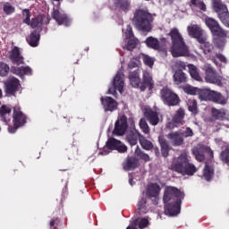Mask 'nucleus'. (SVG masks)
I'll return each mask as SVG.
<instances>
[{
	"mask_svg": "<svg viewBox=\"0 0 229 229\" xmlns=\"http://www.w3.org/2000/svg\"><path fill=\"white\" fill-rule=\"evenodd\" d=\"M182 137H185V139H188V137H193L194 131H192V129L191 127H186L185 130L182 132Z\"/></svg>",
	"mask_w": 229,
	"mask_h": 229,
	"instance_id": "obj_53",
	"label": "nucleus"
},
{
	"mask_svg": "<svg viewBox=\"0 0 229 229\" xmlns=\"http://www.w3.org/2000/svg\"><path fill=\"white\" fill-rule=\"evenodd\" d=\"M128 2H124L123 4H121V9L123 10V12H126L128 10Z\"/></svg>",
	"mask_w": 229,
	"mask_h": 229,
	"instance_id": "obj_59",
	"label": "nucleus"
},
{
	"mask_svg": "<svg viewBox=\"0 0 229 229\" xmlns=\"http://www.w3.org/2000/svg\"><path fill=\"white\" fill-rule=\"evenodd\" d=\"M129 80L131 87H134V89L139 88V85H140V70L137 69L134 72H131Z\"/></svg>",
	"mask_w": 229,
	"mask_h": 229,
	"instance_id": "obj_29",
	"label": "nucleus"
},
{
	"mask_svg": "<svg viewBox=\"0 0 229 229\" xmlns=\"http://www.w3.org/2000/svg\"><path fill=\"white\" fill-rule=\"evenodd\" d=\"M167 139H169L173 146H182V144H183V136L180 131L171 132L167 134Z\"/></svg>",
	"mask_w": 229,
	"mask_h": 229,
	"instance_id": "obj_28",
	"label": "nucleus"
},
{
	"mask_svg": "<svg viewBox=\"0 0 229 229\" xmlns=\"http://www.w3.org/2000/svg\"><path fill=\"white\" fill-rule=\"evenodd\" d=\"M161 153L163 157H169V148H161Z\"/></svg>",
	"mask_w": 229,
	"mask_h": 229,
	"instance_id": "obj_58",
	"label": "nucleus"
},
{
	"mask_svg": "<svg viewBox=\"0 0 229 229\" xmlns=\"http://www.w3.org/2000/svg\"><path fill=\"white\" fill-rule=\"evenodd\" d=\"M182 89L186 94H190L191 96H196V94H198L199 98V92L202 90L198 88H194L191 85H185V86H183Z\"/></svg>",
	"mask_w": 229,
	"mask_h": 229,
	"instance_id": "obj_42",
	"label": "nucleus"
},
{
	"mask_svg": "<svg viewBox=\"0 0 229 229\" xmlns=\"http://www.w3.org/2000/svg\"><path fill=\"white\" fill-rule=\"evenodd\" d=\"M199 43L201 44L200 49H202L205 56H207L209 60H212L214 64H217V63L216 62V51L214 50V45L207 41V38H205V40L203 42Z\"/></svg>",
	"mask_w": 229,
	"mask_h": 229,
	"instance_id": "obj_17",
	"label": "nucleus"
},
{
	"mask_svg": "<svg viewBox=\"0 0 229 229\" xmlns=\"http://www.w3.org/2000/svg\"><path fill=\"white\" fill-rule=\"evenodd\" d=\"M141 56L145 65H148V67H153V65L155 64V58L145 54H142Z\"/></svg>",
	"mask_w": 229,
	"mask_h": 229,
	"instance_id": "obj_47",
	"label": "nucleus"
},
{
	"mask_svg": "<svg viewBox=\"0 0 229 229\" xmlns=\"http://www.w3.org/2000/svg\"><path fill=\"white\" fill-rule=\"evenodd\" d=\"M147 196L148 199L157 205L158 203V196H160V186L157 183H150L147 188Z\"/></svg>",
	"mask_w": 229,
	"mask_h": 229,
	"instance_id": "obj_18",
	"label": "nucleus"
},
{
	"mask_svg": "<svg viewBox=\"0 0 229 229\" xmlns=\"http://www.w3.org/2000/svg\"><path fill=\"white\" fill-rule=\"evenodd\" d=\"M19 87H21V83L19 82V79L15 77H10L5 81V92L6 94H10L13 96L17 90H19Z\"/></svg>",
	"mask_w": 229,
	"mask_h": 229,
	"instance_id": "obj_19",
	"label": "nucleus"
},
{
	"mask_svg": "<svg viewBox=\"0 0 229 229\" xmlns=\"http://www.w3.org/2000/svg\"><path fill=\"white\" fill-rule=\"evenodd\" d=\"M139 67V61L132 60L128 64V69H135Z\"/></svg>",
	"mask_w": 229,
	"mask_h": 229,
	"instance_id": "obj_56",
	"label": "nucleus"
},
{
	"mask_svg": "<svg viewBox=\"0 0 229 229\" xmlns=\"http://www.w3.org/2000/svg\"><path fill=\"white\" fill-rule=\"evenodd\" d=\"M137 44H139V39L135 38L129 39L126 47L127 50L133 51L137 47Z\"/></svg>",
	"mask_w": 229,
	"mask_h": 229,
	"instance_id": "obj_48",
	"label": "nucleus"
},
{
	"mask_svg": "<svg viewBox=\"0 0 229 229\" xmlns=\"http://www.w3.org/2000/svg\"><path fill=\"white\" fill-rule=\"evenodd\" d=\"M51 18L49 16H44L42 14L38 15L36 18L30 20V10H23V22L30 26V28H38V31H42L44 24H49Z\"/></svg>",
	"mask_w": 229,
	"mask_h": 229,
	"instance_id": "obj_5",
	"label": "nucleus"
},
{
	"mask_svg": "<svg viewBox=\"0 0 229 229\" xmlns=\"http://www.w3.org/2000/svg\"><path fill=\"white\" fill-rule=\"evenodd\" d=\"M0 117L4 123H8L12 119V107L4 105L0 107Z\"/></svg>",
	"mask_w": 229,
	"mask_h": 229,
	"instance_id": "obj_30",
	"label": "nucleus"
},
{
	"mask_svg": "<svg viewBox=\"0 0 229 229\" xmlns=\"http://www.w3.org/2000/svg\"><path fill=\"white\" fill-rule=\"evenodd\" d=\"M100 101L105 112H114V110H117V102L111 97H102Z\"/></svg>",
	"mask_w": 229,
	"mask_h": 229,
	"instance_id": "obj_23",
	"label": "nucleus"
},
{
	"mask_svg": "<svg viewBox=\"0 0 229 229\" xmlns=\"http://www.w3.org/2000/svg\"><path fill=\"white\" fill-rule=\"evenodd\" d=\"M203 176L207 182H210L212 178H214V167L208 163H206L204 171H203Z\"/></svg>",
	"mask_w": 229,
	"mask_h": 229,
	"instance_id": "obj_35",
	"label": "nucleus"
},
{
	"mask_svg": "<svg viewBox=\"0 0 229 229\" xmlns=\"http://www.w3.org/2000/svg\"><path fill=\"white\" fill-rule=\"evenodd\" d=\"M169 37H171L172 40L171 53L174 58H178V56H186V55H189V47H187V45H185L183 37L177 28L171 29Z\"/></svg>",
	"mask_w": 229,
	"mask_h": 229,
	"instance_id": "obj_3",
	"label": "nucleus"
},
{
	"mask_svg": "<svg viewBox=\"0 0 229 229\" xmlns=\"http://www.w3.org/2000/svg\"><path fill=\"white\" fill-rule=\"evenodd\" d=\"M217 38H215L214 44L218 47V49H225V46H226V35L222 36V35H216Z\"/></svg>",
	"mask_w": 229,
	"mask_h": 229,
	"instance_id": "obj_38",
	"label": "nucleus"
},
{
	"mask_svg": "<svg viewBox=\"0 0 229 229\" xmlns=\"http://www.w3.org/2000/svg\"><path fill=\"white\" fill-rule=\"evenodd\" d=\"M10 71V66L4 63L0 64V76H6Z\"/></svg>",
	"mask_w": 229,
	"mask_h": 229,
	"instance_id": "obj_51",
	"label": "nucleus"
},
{
	"mask_svg": "<svg viewBox=\"0 0 229 229\" xmlns=\"http://www.w3.org/2000/svg\"><path fill=\"white\" fill-rule=\"evenodd\" d=\"M170 3H173V0H168Z\"/></svg>",
	"mask_w": 229,
	"mask_h": 229,
	"instance_id": "obj_64",
	"label": "nucleus"
},
{
	"mask_svg": "<svg viewBox=\"0 0 229 229\" xmlns=\"http://www.w3.org/2000/svg\"><path fill=\"white\" fill-rule=\"evenodd\" d=\"M149 211V206L148 205V199L142 197L138 202V209L136 214H148Z\"/></svg>",
	"mask_w": 229,
	"mask_h": 229,
	"instance_id": "obj_32",
	"label": "nucleus"
},
{
	"mask_svg": "<svg viewBox=\"0 0 229 229\" xmlns=\"http://www.w3.org/2000/svg\"><path fill=\"white\" fill-rule=\"evenodd\" d=\"M183 119H185V110L183 108H179L173 116L172 121L169 122L166 126L170 128V130L178 126H182V124H185Z\"/></svg>",
	"mask_w": 229,
	"mask_h": 229,
	"instance_id": "obj_14",
	"label": "nucleus"
},
{
	"mask_svg": "<svg viewBox=\"0 0 229 229\" xmlns=\"http://www.w3.org/2000/svg\"><path fill=\"white\" fill-rule=\"evenodd\" d=\"M205 22L213 35H221L222 37H226V31L221 28L219 22H217V21H216L214 18L206 17Z\"/></svg>",
	"mask_w": 229,
	"mask_h": 229,
	"instance_id": "obj_16",
	"label": "nucleus"
},
{
	"mask_svg": "<svg viewBox=\"0 0 229 229\" xmlns=\"http://www.w3.org/2000/svg\"><path fill=\"white\" fill-rule=\"evenodd\" d=\"M29 46L31 47H38L40 42V32L34 30L30 33V37L27 38Z\"/></svg>",
	"mask_w": 229,
	"mask_h": 229,
	"instance_id": "obj_31",
	"label": "nucleus"
},
{
	"mask_svg": "<svg viewBox=\"0 0 229 229\" xmlns=\"http://www.w3.org/2000/svg\"><path fill=\"white\" fill-rule=\"evenodd\" d=\"M50 226H51V228H52V226H55V220H52V221L50 222Z\"/></svg>",
	"mask_w": 229,
	"mask_h": 229,
	"instance_id": "obj_62",
	"label": "nucleus"
},
{
	"mask_svg": "<svg viewBox=\"0 0 229 229\" xmlns=\"http://www.w3.org/2000/svg\"><path fill=\"white\" fill-rule=\"evenodd\" d=\"M145 44L150 48V49H155L156 51H158L160 49V42L158 41L157 38H153V37H148Z\"/></svg>",
	"mask_w": 229,
	"mask_h": 229,
	"instance_id": "obj_34",
	"label": "nucleus"
},
{
	"mask_svg": "<svg viewBox=\"0 0 229 229\" xmlns=\"http://www.w3.org/2000/svg\"><path fill=\"white\" fill-rule=\"evenodd\" d=\"M140 137H142V134L137 129L132 128L126 133L125 140L130 146H137V142L140 140Z\"/></svg>",
	"mask_w": 229,
	"mask_h": 229,
	"instance_id": "obj_21",
	"label": "nucleus"
},
{
	"mask_svg": "<svg viewBox=\"0 0 229 229\" xmlns=\"http://www.w3.org/2000/svg\"><path fill=\"white\" fill-rule=\"evenodd\" d=\"M158 142L160 144L161 149L169 148V143H167V140H165V138L164 136L158 137Z\"/></svg>",
	"mask_w": 229,
	"mask_h": 229,
	"instance_id": "obj_52",
	"label": "nucleus"
},
{
	"mask_svg": "<svg viewBox=\"0 0 229 229\" xmlns=\"http://www.w3.org/2000/svg\"><path fill=\"white\" fill-rule=\"evenodd\" d=\"M132 22L139 31L149 33L152 30L151 22H153V14L148 10L139 9L134 13Z\"/></svg>",
	"mask_w": 229,
	"mask_h": 229,
	"instance_id": "obj_4",
	"label": "nucleus"
},
{
	"mask_svg": "<svg viewBox=\"0 0 229 229\" xmlns=\"http://www.w3.org/2000/svg\"><path fill=\"white\" fill-rule=\"evenodd\" d=\"M192 155L195 157L198 162H203L205 160V153L209 154L210 158H214V151L208 147L203 144H199L192 148Z\"/></svg>",
	"mask_w": 229,
	"mask_h": 229,
	"instance_id": "obj_11",
	"label": "nucleus"
},
{
	"mask_svg": "<svg viewBox=\"0 0 229 229\" xmlns=\"http://www.w3.org/2000/svg\"><path fill=\"white\" fill-rule=\"evenodd\" d=\"M202 70L205 72V81L207 83H212L217 85V87H223V77L217 73L216 69L210 64H204Z\"/></svg>",
	"mask_w": 229,
	"mask_h": 229,
	"instance_id": "obj_7",
	"label": "nucleus"
},
{
	"mask_svg": "<svg viewBox=\"0 0 229 229\" xmlns=\"http://www.w3.org/2000/svg\"><path fill=\"white\" fill-rule=\"evenodd\" d=\"M153 87H155V82L153 81V77H151V73L144 71L142 82L140 87V90L142 92H144V90H146V89H148V90H151L153 89Z\"/></svg>",
	"mask_w": 229,
	"mask_h": 229,
	"instance_id": "obj_22",
	"label": "nucleus"
},
{
	"mask_svg": "<svg viewBox=\"0 0 229 229\" xmlns=\"http://www.w3.org/2000/svg\"><path fill=\"white\" fill-rule=\"evenodd\" d=\"M137 159H135L134 157H129L123 168L125 169V171H131V169H135V167H137Z\"/></svg>",
	"mask_w": 229,
	"mask_h": 229,
	"instance_id": "obj_43",
	"label": "nucleus"
},
{
	"mask_svg": "<svg viewBox=\"0 0 229 229\" xmlns=\"http://www.w3.org/2000/svg\"><path fill=\"white\" fill-rule=\"evenodd\" d=\"M128 128V121L125 116H122L115 123L114 133V135H124L126 129Z\"/></svg>",
	"mask_w": 229,
	"mask_h": 229,
	"instance_id": "obj_24",
	"label": "nucleus"
},
{
	"mask_svg": "<svg viewBox=\"0 0 229 229\" xmlns=\"http://www.w3.org/2000/svg\"><path fill=\"white\" fill-rule=\"evenodd\" d=\"M219 20L221 21L222 24L225 26V28H229V13H225L224 14H220L218 16Z\"/></svg>",
	"mask_w": 229,
	"mask_h": 229,
	"instance_id": "obj_50",
	"label": "nucleus"
},
{
	"mask_svg": "<svg viewBox=\"0 0 229 229\" xmlns=\"http://www.w3.org/2000/svg\"><path fill=\"white\" fill-rule=\"evenodd\" d=\"M188 110L191 114H198V102L195 99L191 98L188 100Z\"/></svg>",
	"mask_w": 229,
	"mask_h": 229,
	"instance_id": "obj_44",
	"label": "nucleus"
},
{
	"mask_svg": "<svg viewBox=\"0 0 229 229\" xmlns=\"http://www.w3.org/2000/svg\"><path fill=\"white\" fill-rule=\"evenodd\" d=\"M140 130L145 133V135H148L150 131L149 125H148V122H146V118H141L140 120Z\"/></svg>",
	"mask_w": 229,
	"mask_h": 229,
	"instance_id": "obj_45",
	"label": "nucleus"
},
{
	"mask_svg": "<svg viewBox=\"0 0 229 229\" xmlns=\"http://www.w3.org/2000/svg\"><path fill=\"white\" fill-rule=\"evenodd\" d=\"M220 159L225 164H229V145L225 147V149L220 154Z\"/></svg>",
	"mask_w": 229,
	"mask_h": 229,
	"instance_id": "obj_46",
	"label": "nucleus"
},
{
	"mask_svg": "<svg viewBox=\"0 0 229 229\" xmlns=\"http://www.w3.org/2000/svg\"><path fill=\"white\" fill-rule=\"evenodd\" d=\"M135 180H137V179H135V178H133V179H129V183H130V185H131V186H133V185H135Z\"/></svg>",
	"mask_w": 229,
	"mask_h": 229,
	"instance_id": "obj_60",
	"label": "nucleus"
},
{
	"mask_svg": "<svg viewBox=\"0 0 229 229\" xmlns=\"http://www.w3.org/2000/svg\"><path fill=\"white\" fill-rule=\"evenodd\" d=\"M112 85L113 87L108 89V94L115 96V94H117L116 90H118L120 94H123L124 89V73L122 71L117 72L112 81Z\"/></svg>",
	"mask_w": 229,
	"mask_h": 229,
	"instance_id": "obj_9",
	"label": "nucleus"
},
{
	"mask_svg": "<svg viewBox=\"0 0 229 229\" xmlns=\"http://www.w3.org/2000/svg\"><path fill=\"white\" fill-rule=\"evenodd\" d=\"M191 6L192 10L199 8V10H201L202 12H207V5L201 0H191Z\"/></svg>",
	"mask_w": 229,
	"mask_h": 229,
	"instance_id": "obj_40",
	"label": "nucleus"
},
{
	"mask_svg": "<svg viewBox=\"0 0 229 229\" xmlns=\"http://www.w3.org/2000/svg\"><path fill=\"white\" fill-rule=\"evenodd\" d=\"M142 112L147 121H148L149 124L152 126H157L158 123H160L158 113L155 109L150 108L149 106H143Z\"/></svg>",
	"mask_w": 229,
	"mask_h": 229,
	"instance_id": "obj_15",
	"label": "nucleus"
},
{
	"mask_svg": "<svg viewBox=\"0 0 229 229\" xmlns=\"http://www.w3.org/2000/svg\"><path fill=\"white\" fill-rule=\"evenodd\" d=\"M4 12L6 15H12V13H15V7L12 5L10 3L4 4Z\"/></svg>",
	"mask_w": 229,
	"mask_h": 229,
	"instance_id": "obj_49",
	"label": "nucleus"
},
{
	"mask_svg": "<svg viewBox=\"0 0 229 229\" xmlns=\"http://www.w3.org/2000/svg\"><path fill=\"white\" fill-rule=\"evenodd\" d=\"M170 169L175 173H179V174H182V176H185V174L192 176L196 173V166L189 163L187 152H183L179 157H174Z\"/></svg>",
	"mask_w": 229,
	"mask_h": 229,
	"instance_id": "obj_2",
	"label": "nucleus"
},
{
	"mask_svg": "<svg viewBox=\"0 0 229 229\" xmlns=\"http://www.w3.org/2000/svg\"><path fill=\"white\" fill-rule=\"evenodd\" d=\"M177 69V71H185L187 65L185 64V63L182 62V61H177L175 64Z\"/></svg>",
	"mask_w": 229,
	"mask_h": 229,
	"instance_id": "obj_55",
	"label": "nucleus"
},
{
	"mask_svg": "<svg viewBox=\"0 0 229 229\" xmlns=\"http://www.w3.org/2000/svg\"><path fill=\"white\" fill-rule=\"evenodd\" d=\"M116 150L118 153H126L128 151V147L124 145L121 140H115L114 138H109L106 143V146L103 148L100 155L106 156L110 151Z\"/></svg>",
	"mask_w": 229,
	"mask_h": 229,
	"instance_id": "obj_8",
	"label": "nucleus"
},
{
	"mask_svg": "<svg viewBox=\"0 0 229 229\" xmlns=\"http://www.w3.org/2000/svg\"><path fill=\"white\" fill-rule=\"evenodd\" d=\"M215 56L220 60V62H223L224 64H226V57L223 55V54H215Z\"/></svg>",
	"mask_w": 229,
	"mask_h": 229,
	"instance_id": "obj_57",
	"label": "nucleus"
},
{
	"mask_svg": "<svg viewBox=\"0 0 229 229\" xmlns=\"http://www.w3.org/2000/svg\"><path fill=\"white\" fill-rule=\"evenodd\" d=\"M135 156L140 160H144V162H149L151 158L149 155L146 154L144 151L140 149V147L137 146L135 149Z\"/></svg>",
	"mask_w": 229,
	"mask_h": 229,
	"instance_id": "obj_41",
	"label": "nucleus"
},
{
	"mask_svg": "<svg viewBox=\"0 0 229 229\" xmlns=\"http://www.w3.org/2000/svg\"><path fill=\"white\" fill-rule=\"evenodd\" d=\"M185 198V194L173 186L165 189L163 201L165 203V214L170 217H174L180 214L182 210V200Z\"/></svg>",
	"mask_w": 229,
	"mask_h": 229,
	"instance_id": "obj_1",
	"label": "nucleus"
},
{
	"mask_svg": "<svg viewBox=\"0 0 229 229\" xmlns=\"http://www.w3.org/2000/svg\"><path fill=\"white\" fill-rule=\"evenodd\" d=\"M199 99H201V101H212L218 105H226V98L223 97L221 93L211 90L210 89H201L199 92Z\"/></svg>",
	"mask_w": 229,
	"mask_h": 229,
	"instance_id": "obj_6",
	"label": "nucleus"
},
{
	"mask_svg": "<svg viewBox=\"0 0 229 229\" xmlns=\"http://www.w3.org/2000/svg\"><path fill=\"white\" fill-rule=\"evenodd\" d=\"M124 35L125 38H133V30L131 29V26L127 25V29Z\"/></svg>",
	"mask_w": 229,
	"mask_h": 229,
	"instance_id": "obj_54",
	"label": "nucleus"
},
{
	"mask_svg": "<svg viewBox=\"0 0 229 229\" xmlns=\"http://www.w3.org/2000/svg\"><path fill=\"white\" fill-rule=\"evenodd\" d=\"M11 72L13 74H15L16 76H20V78H22L23 76H31L33 71L31 70V67L30 66H12L11 67Z\"/></svg>",
	"mask_w": 229,
	"mask_h": 229,
	"instance_id": "obj_25",
	"label": "nucleus"
},
{
	"mask_svg": "<svg viewBox=\"0 0 229 229\" xmlns=\"http://www.w3.org/2000/svg\"><path fill=\"white\" fill-rule=\"evenodd\" d=\"M140 144L146 151L153 149V143L150 140H148L143 135L140 137Z\"/></svg>",
	"mask_w": 229,
	"mask_h": 229,
	"instance_id": "obj_39",
	"label": "nucleus"
},
{
	"mask_svg": "<svg viewBox=\"0 0 229 229\" xmlns=\"http://www.w3.org/2000/svg\"><path fill=\"white\" fill-rule=\"evenodd\" d=\"M10 58L13 64H16V65H21V64H24V57L21 55L20 47H13L10 53Z\"/></svg>",
	"mask_w": 229,
	"mask_h": 229,
	"instance_id": "obj_26",
	"label": "nucleus"
},
{
	"mask_svg": "<svg viewBox=\"0 0 229 229\" xmlns=\"http://www.w3.org/2000/svg\"><path fill=\"white\" fill-rule=\"evenodd\" d=\"M52 18L55 20L59 26H70L71 19L67 16L65 12L60 8V5H55L53 8Z\"/></svg>",
	"mask_w": 229,
	"mask_h": 229,
	"instance_id": "obj_10",
	"label": "nucleus"
},
{
	"mask_svg": "<svg viewBox=\"0 0 229 229\" xmlns=\"http://www.w3.org/2000/svg\"><path fill=\"white\" fill-rule=\"evenodd\" d=\"M13 123L14 126L8 127L9 133H15L18 128H21V126H24V124H26V115H24V114H22L19 108H14Z\"/></svg>",
	"mask_w": 229,
	"mask_h": 229,
	"instance_id": "obj_13",
	"label": "nucleus"
},
{
	"mask_svg": "<svg viewBox=\"0 0 229 229\" xmlns=\"http://www.w3.org/2000/svg\"><path fill=\"white\" fill-rule=\"evenodd\" d=\"M3 98V90L0 89V99Z\"/></svg>",
	"mask_w": 229,
	"mask_h": 229,
	"instance_id": "obj_63",
	"label": "nucleus"
},
{
	"mask_svg": "<svg viewBox=\"0 0 229 229\" xmlns=\"http://www.w3.org/2000/svg\"><path fill=\"white\" fill-rule=\"evenodd\" d=\"M189 72L193 80L196 81H202L201 76L199 75V72L198 71V67L194 66V64H188Z\"/></svg>",
	"mask_w": 229,
	"mask_h": 229,
	"instance_id": "obj_36",
	"label": "nucleus"
},
{
	"mask_svg": "<svg viewBox=\"0 0 229 229\" xmlns=\"http://www.w3.org/2000/svg\"><path fill=\"white\" fill-rule=\"evenodd\" d=\"M55 3H54V6H60V1L62 0H54Z\"/></svg>",
	"mask_w": 229,
	"mask_h": 229,
	"instance_id": "obj_61",
	"label": "nucleus"
},
{
	"mask_svg": "<svg viewBox=\"0 0 229 229\" xmlns=\"http://www.w3.org/2000/svg\"><path fill=\"white\" fill-rule=\"evenodd\" d=\"M212 3L213 10L218 14V17L225 13H228V7L226 4H223L221 0H212Z\"/></svg>",
	"mask_w": 229,
	"mask_h": 229,
	"instance_id": "obj_27",
	"label": "nucleus"
},
{
	"mask_svg": "<svg viewBox=\"0 0 229 229\" xmlns=\"http://www.w3.org/2000/svg\"><path fill=\"white\" fill-rule=\"evenodd\" d=\"M174 81L175 85H182L187 82V75L182 71H176L174 74Z\"/></svg>",
	"mask_w": 229,
	"mask_h": 229,
	"instance_id": "obj_33",
	"label": "nucleus"
},
{
	"mask_svg": "<svg viewBox=\"0 0 229 229\" xmlns=\"http://www.w3.org/2000/svg\"><path fill=\"white\" fill-rule=\"evenodd\" d=\"M211 114L214 119H221L223 121V119L226 118V110L225 109H216V107H213L211 109Z\"/></svg>",
	"mask_w": 229,
	"mask_h": 229,
	"instance_id": "obj_37",
	"label": "nucleus"
},
{
	"mask_svg": "<svg viewBox=\"0 0 229 229\" xmlns=\"http://www.w3.org/2000/svg\"><path fill=\"white\" fill-rule=\"evenodd\" d=\"M161 98L165 105H167L168 106H176V105L180 103V98H178V95H176L167 88H164L161 90Z\"/></svg>",
	"mask_w": 229,
	"mask_h": 229,
	"instance_id": "obj_12",
	"label": "nucleus"
},
{
	"mask_svg": "<svg viewBox=\"0 0 229 229\" xmlns=\"http://www.w3.org/2000/svg\"><path fill=\"white\" fill-rule=\"evenodd\" d=\"M190 37L196 38L199 42H205L207 37L203 36V30L198 25H191L187 27Z\"/></svg>",
	"mask_w": 229,
	"mask_h": 229,
	"instance_id": "obj_20",
	"label": "nucleus"
}]
</instances>
